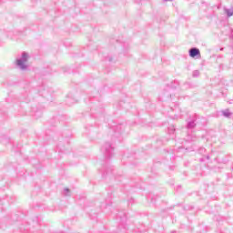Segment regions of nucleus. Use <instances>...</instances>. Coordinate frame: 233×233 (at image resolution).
<instances>
[{
  "label": "nucleus",
  "instance_id": "3",
  "mask_svg": "<svg viewBox=\"0 0 233 233\" xmlns=\"http://www.w3.org/2000/svg\"><path fill=\"white\" fill-rule=\"evenodd\" d=\"M65 196H72V190L68 187H64Z\"/></svg>",
  "mask_w": 233,
  "mask_h": 233
},
{
  "label": "nucleus",
  "instance_id": "2",
  "mask_svg": "<svg viewBox=\"0 0 233 233\" xmlns=\"http://www.w3.org/2000/svg\"><path fill=\"white\" fill-rule=\"evenodd\" d=\"M199 49L198 48H191L189 50V56L190 57H196L197 56H199Z\"/></svg>",
  "mask_w": 233,
  "mask_h": 233
},
{
  "label": "nucleus",
  "instance_id": "7",
  "mask_svg": "<svg viewBox=\"0 0 233 233\" xmlns=\"http://www.w3.org/2000/svg\"><path fill=\"white\" fill-rule=\"evenodd\" d=\"M165 1H172V0H165Z\"/></svg>",
  "mask_w": 233,
  "mask_h": 233
},
{
  "label": "nucleus",
  "instance_id": "6",
  "mask_svg": "<svg viewBox=\"0 0 233 233\" xmlns=\"http://www.w3.org/2000/svg\"><path fill=\"white\" fill-rule=\"evenodd\" d=\"M187 127H188V128H194V127H196V123H194L193 121L189 122Z\"/></svg>",
  "mask_w": 233,
  "mask_h": 233
},
{
  "label": "nucleus",
  "instance_id": "1",
  "mask_svg": "<svg viewBox=\"0 0 233 233\" xmlns=\"http://www.w3.org/2000/svg\"><path fill=\"white\" fill-rule=\"evenodd\" d=\"M30 59L32 56L28 51H22L17 57L15 58L13 65L21 70L22 72H26L30 68Z\"/></svg>",
  "mask_w": 233,
  "mask_h": 233
},
{
  "label": "nucleus",
  "instance_id": "4",
  "mask_svg": "<svg viewBox=\"0 0 233 233\" xmlns=\"http://www.w3.org/2000/svg\"><path fill=\"white\" fill-rule=\"evenodd\" d=\"M223 116H225V117H230L231 114L230 111L228 110H225L222 112Z\"/></svg>",
  "mask_w": 233,
  "mask_h": 233
},
{
  "label": "nucleus",
  "instance_id": "5",
  "mask_svg": "<svg viewBox=\"0 0 233 233\" xmlns=\"http://www.w3.org/2000/svg\"><path fill=\"white\" fill-rule=\"evenodd\" d=\"M226 14L228 15V17H232V15H233V11H232V10H229V9H227V10H226Z\"/></svg>",
  "mask_w": 233,
  "mask_h": 233
}]
</instances>
